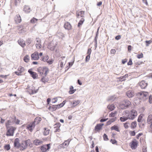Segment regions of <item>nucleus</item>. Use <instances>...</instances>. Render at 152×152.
<instances>
[{
	"instance_id": "nucleus-1",
	"label": "nucleus",
	"mask_w": 152,
	"mask_h": 152,
	"mask_svg": "<svg viewBox=\"0 0 152 152\" xmlns=\"http://www.w3.org/2000/svg\"><path fill=\"white\" fill-rule=\"evenodd\" d=\"M136 96L137 98L141 101L145 100L149 97L148 93L145 92L138 93L136 94Z\"/></svg>"
},
{
	"instance_id": "nucleus-2",
	"label": "nucleus",
	"mask_w": 152,
	"mask_h": 152,
	"mask_svg": "<svg viewBox=\"0 0 152 152\" xmlns=\"http://www.w3.org/2000/svg\"><path fill=\"white\" fill-rule=\"evenodd\" d=\"M131 104V102L128 100H124L121 102L119 105L120 108L122 109H126Z\"/></svg>"
},
{
	"instance_id": "nucleus-3",
	"label": "nucleus",
	"mask_w": 152,
	"mask_h": 152,
	"mask_svg": "<svg viewBox=\"0 0 152 152\" xmlns=\"http://www.w3.org/2000/svg\"><path fill=\"white\" fill-rule=\"evenodd\" d=\"M122 116L120 118L121 122H124L129 119V111L126 110L124 111L122 113Z\"/></svg>"
},
{
	"instance_id": "nucleus-4",
	"label": "nucleus",
	"mask_w": 152,
	"mask_h": 152,
	"mask_svg": "<svg viewBox=\"0 0 152 152\" xmlns=\"http://www.w3.org/2000/svg\"><path fill=\"white\" fill-rule=\"evenodd\" d=\"M7 130L6 133L7 136H12L13 135L16 129V128L13 126H8L6 127Z\"/></svg>"
},
{
	"instance_id": "nucleus-5",
	"label": "nucleus",
	"mask_w": 152,
	"mask_h": 152,
	"mask_svg": "<svg viewBox=\"0 0 152 152\" xmlns=\"http://www.w3.org/2000/svg\"><path fill=\"white\" fill-rule=\"evenodd\" d=\"M129 119L130 120H133L137 115V112L134 110H132L130 111H129Z\"/></svg>"
},
{
	"instance_id": "nucleus-6",
	"label": "nucleus",
	"mask_w": 152,
	"mask_h": 152,
	"mask_svg": "<svg viewBox=\"0 0 152 152\" xmlns=\"http://www.w3.org/2000/svg\"><path fill=\"white\" fill-rule=\"evenodd\" d=\"M50 148V144H48L41 146V150L42 152H45L47 150H49Z\"/></svg>"
},
{
	"instance_id": "nucleus-7",
	"label": "nucleus",
	"mask_w": 152,
	"mask_h": 152,
	"mask_svg": "<svg viewBox=\"0 0 152 152\" xmlns=\"http://www.w3.org/2000/svg\"><path fill=\"white\" fill-rule=\"evenodd\" d=\"M14 147L18 149L21 146V144L20 143V140L18 138H16L14 141Z\"/></svg>"
},
{
	"instance_id": "nucleus-8",
	"label": "nucleus",
	"mask_w": 152,
	"mask_h": 152,
	"mask_svg": "<svg viewBox=\"0 0 152 152\" xmlns=\"http://www.w3.org/2000/svg\"><path fill=\"white\" fill-rule=\"evenodd\" d=\"M10 119L7 120L6 123V127L9 126V125H12L14 124L15 120L14 118L10 117L9 118Z\"/></svg>"
},
{
	"instance_id": "nucleus-9",
	"label": "nucleus",
	"mask_w": 152,
	"mask_h": 152,
	"mask_svg": "<svg viewBox=\"0 0 152 152\" xmlns=\"http://www.w3.org/2000/svg\"><path fill=\"white\" fill-rule=\"evenodd\" d=\"M31 57L32 60H38L39 58L38 52L37 51L35 52L31 55Z\"/></svg>"
},
{
	"instance_id": "nucleus-10",
	"label": "nucleus",
	"mask_w": 152,
	"mask_h": 152,
	"mask_svg": "<svg viewBox=\"0 0 152 152\" xmlns=\"http://www.w3.org/2000/svg\"><path fill=\"white\" fill-rule=\"evenodd\" d=\"M57 45L56 43L54 44L53 42H51L49 43L48 46V48L50 50H51L53 51L54 50L56 46Z\"/></svg>"
},
{
	"instance_id": "nucleus-11",
	"label": "nucleus",
	"mask_w": 152,
	"mask_h": 152,
	"mask_svg": "<svg viewBox=\"0 0 152 152\" xmlns=\"http://www.w3.org/2000/svg\"><path fill=\"white\" fill-rule=\"evenodd\" d=\"M35 124L33 122L28 124L27 126V128L30 132H31L33 131V129H34Z\"/></svg>"
},
{
	"instance_id": "nucleus-12",
	"label": "nucleus",
	"mask_w": 152,
	"mask_h": 152,
	"mask_svg": "<svg viewBox=\"0 0 152 152\" xmlns=\"http://www.w3.org/2000/svg\"><path fill=\"white\" fill-rule=\"evenodd\" d=\"M70 141L69 140L65 141L63 143L60 145V147L63 148H66L68 145Z\"/></svg>"
},
{
	"instance_id": "nucleus-13",
	"label": "nucleus",
	"mask_w": 152,
	"mask_h": 152,
	"mask_svg": "<svg viewBox=\"0 0 152 152\" xmlns=\"http://www.w3.org/2000/svg\"><path fill=\"white\" fill-rule=\"evenodd\" d=\"M139 86L142 89H145L147 87L148 84L145 81H142L139 83Z\"/></svg>"
},
{
	"instance_id": "nucleus-14",
	"label": "nucleus",
	"mask_w": 152,
	"mask_h": 152,
	"mask_svg": "<svg viewBox=\"0 0 152 152\" xmlns=\"http://www.w3.org/2000/svg\"><path fill=\"white\" fill-rule=\"evenodd\" d=\"M18 72H15V73L18 75H21V73L24 71V68L22 66H19L18 69Z\"/></svg>"
},
{
	"instance_id": "nucleus-15",
	"label": "nucleus",
	"mask_w": 152,
	"mask_h": 152,
	"mask_svg": "<svg viewBox=\"0 0 152 152\" xmlns=\"http://www.w3.org/2000/svg\"><path fill=\"white\" fill-rule=\"evenodd\" d=\"M28 72L34 79H35L38 76L37 74L35 72L32 71L31 69H29Z\"/></svg>"
},
{
	"instance_id": "nucleus-16",
	"label": "nucleus",
	"mask_w": 152,
	"mask_h": 152,
	"mask_svg": "<svg viewBox=\"0 0 152 152\" xmlns=\"http://www.w3.org/2000/svg\"><path fill=\"white\" fill-rule=\"evenodd\" d=\"M36 42H37L36 44V46L37 48L38 49H40L42 47L41 40L39 38H37Z\"/></svg>"
},
{
	"instance_id": "nucleus-17",
	"label": "nucleus",
	"mask_w": 152,
	"mask_h": 152,
	"mask_svg": "<svg viewBox=\"0 0 152 152\" xmlns=\"http://www.w3.org/2000/svg\"><path fill=\"white\" fill-rule=\"evenodd\" d=\"M43 141L38 139H36L34 140L33 143L36 145H40L42 144Z\"/></svg>"
},
{
	"instance_id": "nucleus-18",
	"label": "nucleus",
	"mask_w": 152,
	"mask_h": 152,
	"mask_svg": "<svg viewBox=\"0 0 152 152\" xmlns=\"http://www.w3.org/2000/svg\"><path fill=\"white\" fill-rule=\"evenodd\" d=\"M80 102V100H75L73 101V102H71V103L72 104L71 107H74L77 105H78Z\"/></svg>"
},
{
	"instance_id": "nucleus-19",
	"label": "nucleus",
	"mask_w": 152,
	"mask_h": 152,
	"mask_svg": "<svg viewBox=\"0 0 152 152\" xmlns=\"http://www.w3.org/2000/svg\"><path fill=\"white\" fill-rule=\"evenodd\" d=\"M18 43L23 48L26 46L25 41L22 39H20L18 40Z\"/></svg>"
},
{
	"instance_id": "nucleus-20",
	"label": "nucleus",
	"mask_w": 152,
	"mask_h": 152,
	"mask_svg": "<svg viewBox=\"0 0 152 152\" xmlns=\"http://www.w3.org/2000/svg\"><path fill=\"white\" fill-rule=\"evenodd\" d=\"M84 12L83 11H81L80 12H78L76 13V16L77 18H84Z\"/></svg>"
},
{
	"instance_id": "nucleus-21",
	"label": "nucleus",
	"mask_w": 152,
	"mask_h": 152,
	"mask_svg": "<svg viewBox=\"0 0 152 152\" xmlns=\"http://www.w3.org/2000/svg\"><path fill=\"white\" fill-rule=\"evenodd\" d=\"M137 142L132 141L131 143L130 146L132 149H135L137 146Z\"/></svg>"
},
{
	"instance_id": "nucleus-22",
	"label": "nucleus",
	"mask_w": 152,
	"mask_h": 152,
	"mask_svg": "<svg viewBox=\"0 0 152 152\" xmlns=\"http://www.w3.org/2000/svg\"><path fill=\"white\" fill-rule=\"evenodd\" d=\"M31 144V141L30 139H28L25 141V145L23 147L24 149H26L28 145L30 146Z\"/></svg>"
},
{
	"instance_id": "nucleus-23",
	"label": "nucleus",
	"mask_w": 152,
	"mask_h": 152,
	"mask_svg": "<svg viewBox=\"0 0 152 152\" xmlns=\"http://www.w3.org/2000/svg\"><path fill=\"white\" fill-rule=\"evenodd\" d=\"M64 27L65 29L67 30H69L71 29L72 26L69 23V22H66L64 24Z\"/></svg>"
},
{
	"instance_id": "nucleus-24",
	"label": "nucleus",
	"mask_w": 152,
	"mask_h": 152,
	"mask_svg": "<svg viewBox=\"0 0 152 152\" xmlns=\"http://www.w3.org/2000/svg\"><path fill=\"white\" fill-rule=\"evenodd\" d=\"M126 95L129 98H131L134 96V93L133 91L129 90L127 92Z\"/></svg>"
},
{
	"instance_id": "nucleus-25",
	"label": "nucleus",
	"mask_w": 152,
	"mask_h": 152,
	"mask_svg": "<svg viewBox=\"0 0 152 152\" xmlns=\"http://www.w3.org/2000/svg\"><path fill=\"white\" fill-rule=\"evenodd\" d=\"M147 123L148 124H152V114L148 116L147 120Z\"/></svg>"
},
{
	"instance_id": "nucleus-26",
	"label": "nucleus",
	"mask_w": 152,
	"mask_h": 152,
	"mask_svg": "<svg viewBox=\"0 0 152 152\" xmlns=\"http://www.w3.org/2000/svg\"><path fill=\"white\" fill-rule=\"evenodd\" d=\"M104 125L103 124H98L95 126V129L97 131L101 129L102 126Z\"/></svg>"
},
{
	"instance_id": "nucleus-27",
	"label": "nucleus",
	"mask_w": 152,
	"mask_h": 152,
	"mask_svg": "<svg viewBox=\"0 0 152 152\" xmlns=\"http://www.w3.org/2000/svg\"><path fill=\"white\" fill-rule=\"evenodd\" d=\"M21 20L20 16L19 15H17L15 18V21L17 23H20Z\"/></svg>"
},
{
	"instance_id": "nucleus-28",
	"label": "nucleus",
	"mask_w": 152,
	"mask_h": 152,
	"mask_svg": "<svg viewBox=\"0 0 152 152\" xmlns=\"http://www.w3.org/2000/svg\"><path fill=\"white\" fill-rule=\"evenodd\" d=\"M41 118L40 117H37L35 119L34 121L33 122L35 125L37 124L41 121Z\"/></svg>"
},
{
	"instance_id": "nucleus-29",
	"label": "nucleus",
	"mask_w": 152,
	"mask_h": 152,
	"mask_svg": "<svg viewBox=\"0 0 152 152\" xmlns=\"http://www.w3.org/2000/svg\"><path fill=\"white\" fill-rule=\"evenodd\" d=\"M29 93L30 94H35L37 92V91L35 90V87L34 86L31 88V89L29 90Z\"/></svg>"
},
{
	"instance_id": "nucleus-30",
	"label": "nucleus",
	"mask_w": 152,
	"mask_h": 152,
	"mask_svg": "<svg viewBox=\"0 0 152 152\" xmlns=\"http://www.w3.org/2000/svg\"><path fill=\"white\" fill-rule=\"evenodd\" d=\"M110 129L112 130H115L117 132H120L118 126L116 125H114L113 126L111 127Z\"/></svg>"
},
{
	"instance_id": "nucleus-31",
	"label": "nucleus",
	"mask_w": 152,
	"mask_h": 152,
	"mask_svg": "<svg viewBox=\"0 0 152 152\" xmlns=\"http://www.w3.org/2000/svg\"><path fill=\"white\" fill-rule=\"evenodd\" d=\"M141 101L140 99H138V98H137V96L136 95L134 100V103L136 105H138Z\"/></svg>"
},
{
	"instance_id": "nucleus-32",
	"label": "nucleus",
	"mask_w": 152,
	"mask_h": 152,
	"mask_svg": "<svg viewBox=\"0 0 152 152\" xmlns=\"http://www.w3.org/2000/svg\"><path fill=\"white\" fill-rule=\"evenodd\" d=\"M31 10L29 6H25L24 8V11L26 13H28L30 12Z\"/></svg>"
},
{
	"instance_id": "nucleus-33",
	"label": "nucleus",
	"mask_w": 152,
	"mask_h": 152,
	"mask_svg": "<svg viewBox=\"0 0 152 152\" xmlns=\"http://www.w3.org/2000/svg\"><path fill=\"white\" fill-rule=\"evenodd\" d=\"M44 67H39L37 69V71L41 75H42L43 74L44 72Z\"/></svg>"
},
{
	"instance_id": "nucleus-34",
	"label": "nucleus",
	"mask_w": 152,
	"mask_h": 152,
	"mask_svg": "<svg viewBox=\"0 0 152 152\" xmlns=\"http://www.w3.org/2000/svg\"><path fill=\"white\" fill-rule=\"evenodd\" d=\"M57 108L58 107L56 106V105L55 106L53 105L50 106L49 109L51 111H54L56 110Z\"/></svg>"
},
{
	"instance_id": "nucleus-35",
	"label": "nucleus",
	"mask_w": 152,
	"mask_h": 152,
	"mask_svg": "<svg viewBox=\"0 0 152 152\" xmlns=\"http://www.w3.org/2000/svg\"><path fill=\"white\" fill-rule=\"evenodd\" d=\"M84 20H85V19H84V18H82L79 21V22L78 23V24L77 26L78 27H80V26L83 24Z\"/></svg>"
},
{
	"instance_id": "nucleus-36",
	"label": "nucleus",
	"mask_w": 152,
	"mask_h": 152,
	"mask_svg": "<svg viewBox=\"0 0 152 152\" xmlns=\"http://www.w3.org/2000/svg\"><path fill=\"white\" fill-rule=\"evenodd\" d=\"M115 107L114 104H112L111 105H109L107 106V108L110 110V111H112V110L114 109Z\"/></svg>"
},
{
	"instance_id": "nucleus-37",
	"label": "nucleus",
	"mask_w": 152,
	"mask_h": 152,
	"mask_svg": "<svg viewBox=\"0 0 152 152\" xmlns=\"http://www.w3.org/2000/svg\"><path fill=\"white\" fill-rule=\"evenodd\" d=\"M45 130L43 133L45 135H48L49 133L50 130L48 128H45Z\"/></svg>"
},
{
	"instance_id": "nucleus-38",
	"label": "nucleus",
	"mask_w": 152,
	"mask_h": 152,
	"mask_svg": "<svg viewBox=\"0 0 152 152\" xmlns=\"http://www.w3.org/2000/svg\"><path fill=\"white\" fill-rule=\"evenodd\" d=\"M38 19L34 18H33L30 20V22L31 23L34 24L36 23H37V22L38 20Z\"/></svg>"
},
{
	"instance_id": "nucleus-39",
	"label": "nucleus",
	"mask_w": 152,
	"mask_h": 152,
	"mask_svg": "<svg viewBox=\"0 0 152 152\" xmlns=\"http://www.w3.org/2000/svg\"><path fill=\"white\" fill-rule=\"evenodd\" d=\"M29 59V57L28 55H26L23 58L24 61L26 62H28V61Z\"/></svg>"
},
{
	"instance_id": "nucleus-40",
	"label": "nucleus",
	"mask_w": 152,
	"mask_h": 152,
	"mask_svg": "<svg viewBox=\"0 0 152 152\" xmlns=\"http://www.w3.org/2000/svg\"><path fill=\"white\" fill-rule=\"evenodd\" d=\"M116 118H113L110 119L107 122L108 124H110L112 122H114L116 120Z\"/></svg>"
},
{
	"instance_id": "nucleus-41",
	"label": "nucleus",
	"mask_w": 152,
	"mask_h": 152,
	"mask_svg": "<svg viewBox=\"0 0 152 152\" xmlns=\"http://www.w3.org/2000/svg\"><path fill=\"white\" fill-rule=\"evenodd\" d=\"M137 125V122L136 121L132 122L131 124V127L132 128H135Z\"/></svg>"
},
{
	"instance_id": "nucleus-42",
	"label": "nucleus",
	"mask_w": 152,
	"mask_h": 152,
	"mask_svg": "<svg viewBox=\"0 0 152 152\" xmlns=\"http://www.w3.org/2000/svg\"><path fill=\"white\" fill-rule=\"evenodd\" d=\"M117 114V112L116 111H115L113 112H112L109 115V116L110 117H114L115 115Z\"/></svg>"
},
{
	"instance_id": "nucleus-43",
	"label": "nucleus",
	"mask_w": 152,
	"mask_h": 152,
	"mask_svg": "<svg viewBox=\"0 0 152 152\" xmlns=\"http://www.w3.org/2000/svg\"><path fill=\"white\" fill-rule=\"evenodd\" d=\"M44 74L45 76H46L49 72V70L48 68L46 67H44Z\"/></svg>"
},
{
	"instance_id": "nucleus-44",
	"label": "nucleus",
	"mask_w": 152,
	"mask_h": 152,
	"mask_svg": "<svg viewBox=\"0 0 152 152\" xmlns=\"http://www.w3.org/2000/svg\"><path fill=\"white\" fill-rule=\"evenodd\" d=\"M48 58V55H46L42 58V60L44 61H47Z\"/></svg>"
},
{
	"instance_id": "nucleus-45",
	"label": "nucleus",
	"mask_w": 152,
	"mask_h": 152,
	"mask_svg": "<svg viewBox=\"0 0 152 152\" xmlns=\"http://www.w3.org/2000/svg\"><path fill=\"white\" fill-rule=\"evenodd\" d=\"M4 148L5 149H6L7 151L9 150L10 148V146L9 144L6 145L4 146Z\"/></svg>"
},
{
	"instance_id": "nucleus-46",
	"label": "nucleus",
	"mask_w": 152,
	"mask_h": 152,
	"mask_svg": "<svg viewBox=\"0 0 152 152\" xmlns=\"http://www.w3.org/2000/svg\"><path fill=\"white\" fill-rule=\"evenodd\" d=\"M15 121L14 123L15 122L16 124H20V121L18 119H16V117H15L14 118Z\"/></svg>"
},
{
	"instance_id": "nucleus-47",
	"label": "nucleus",
	"mask_w": 152,
	"mask_h": 152,
	"mask_svg": "<svg viewBox=\"0 0 152 152\" xmlns=\"http://www.w3.org/2000/svg\"><path fill=\"white\" fill-rule=\"evenodd\" d=\"M143 57V54L142 53H141L140 54H138L137 56V57L138 58H142Z\"/></svg>"
},
{
	"instance_id": "nucleus-48",
	"label": "nucleus",
	"mask_w": 152,
	"mask_h": 152,
	"mask_svg": "<svg viewBox=\"0 0 152 152\" xmlns=\"http://www.w3.org/2000/svg\"><path fill=\"white\" fill-rule=\"evenodd\" d=\"M103 137L104 140L107 141L108 140L107 135L105 134H104Z\"/></svg>"
},
{
	"instance_id": "nucleus-49",
	"label": "nucleus",
	"mask_w": 152,
	"mask_h": 152,
	"mask_svg": "<svg viewBox=\"0 0 152 152\" xmlns=\"http://www.w3.org/2000/svg\"><path fill=\"white\" fill-rule=\"evenodd\" d=\"M57 100L58 99L57 98H54L52 100V103H55L57 101Z\"/></svg>"
},
{
	"instance_id": "nucleus-50",
	"label": "nucleus",
	"mask_w": 152,
	"mask_h": 152,
	"mask_svg": "<svg viewBox=\"0 0 152 152\" xmlns=\"http://www.w3.org/2000/svg\"><path fill=\"white\" fill-rule=\"evenodd\" d=\"M64 105V103H61V104L56 105V106L58 108H59L61 107H62Z\"/></svg>"
},
{
	"instance_id": "nucleus-51",
	"label": "nucleus",
	"mask_w": 152,
	"mask_h": 152,
	"mask_svg": "<svg viewBox=\"0 0 152 152\" xmlns=\"http://www.w3.org/2000/svg\"><path fill=\"white\" fill-rule=\"evenodd\" d=\"M152 41L151 40H148V41L147 40V41H145V42L146 43V46H148L149 44H151L152 43Z\"/></svg>"
},
{
	"instance_id": "nucleus-52",
	"label": "nucleus",
	"mask_w": 152,
	"mask_h": 152,
	"mask_svg": "<svg viewBox=\"0 0 152 152\" xmlns=\"http://www.w3.org/2000/svg\"><path fill=\"white\" fill-rule=\"evenodd\" d=\"M41 81L44 83H45L47 81V80L44 77L42 78L41 79Z\"/></svg>"
},
{
	"instance_id": "nucleus-53",
	"label": "nucleus",
	"mask_w": 152,
	"mask_h": 152,
	"mask_svg": "<svg viewBox=\"0 0 152 152\" xmlns=\"http://www.w3.org/2000/svg\"><path fill=\"white\" fill-rule=\"evenodd\" d=\"M21 0H15V5H17V4L20 3V2Z\"/></svg>"
},
{
	"instance_id": "nucleus-54",
	"label": "nucleus",
	"mask_w": 152,
	"mask_h": 152,
	"mask_svg": "<svg viewBox=\"0 0 152 152\" xmlns=\"http://www.w3.org/2000/svg\"><path fill=\"white\" fill-rule=\"evenodd\" d=\"M129 124L128 122H126L124 124V127L125 129H127L129 127L128 124Z\"/></svg>"
},
{
	"instance_id": "nucleus-55",
	"label": "nucleus",
	"mask_w": 152,
	"mask_h": 152,
	"mask_svg": "<svg viewBox=\"0 0 152 152\" xmlns=\"http://www.w3.org/2000/svg\"><path fill=\"white\" fill-rule=\"evenodd\" d=\"M142 116L141 115H140L138 117L137 119V121L138 122H140L141 121L142 119Z\"/></svg>"
},
{
	"instance_id": "nucleus-56",
	"label": "nucleus",
	"mask_w": 152,
	"mask_h": 152,
	"mask_svg": "<svg viewBox=\"0 0 152 152\" xmlns=\"http://www.w3.org/2000/svg\"><path fill=\"white\" fill-rule=\"evenodd\" d=\"M76 91V89H73L72 90H70L69 91V93L70 94H73Z\"/></svg>"
},
{
	"instance_id": "nucleus-57",
	"label": "nucleus",
	"mask_w": 152,
	"mask_h": 152,
	"mask_svg": "<svg viewBox=\"0 0 152 152\" xmlns=\"http://www.w3.org/2000/svg\"><path fill=\"white\" fill-rule=\"evenodd\" d=\"M9 75H0V77L5 78V79H6L7 76H9Z\"/></svg>"
},
{
	"instance_id": "nucleus-58",
	"label": "nucleus",
	"mask_w": 152,
	"mask_h": 152,
	"mask_svg": "<svg viewBox=\"0 0 152 152\" xmlns=\"http://www.w3.org/2000/svg\"><path fill=\"white\" fill-rule=\"evenodd\" d=\"M116 52V50L115 49H112L111 50L110 52L111 54H115Z\"/></svg>"
},
{
	"instance_id": "nucleus-59",
	"label": "nucleus",
	"mask_w": 152,
	"mask_h": 152,
	"mask_svg": "<svg viewBox=\"0 0 152 152\" xmlns=\"http://www.w3.org/2000/svg\"><path fill=\"white\" fill-rule=\"evenodd\" d=\"M115 97L114 96H112L109 98L108 99L109 101H113L115 99Z\"/></svg>"
},
{
	"instance_id": "nucleus-60",
	"label": "nucleus",
	"mask_w": 152,
	"mask_h": 152,
	"mask_svg": "<svg viewBox=\"0 0 152 152\" xmlns=\"http://www.w3.org/2000/svg\"><path fill=\"white\" fill-rule=\"evenodd\" d=\"M91 48L88 49V50L87 53V54H88V55H90V54H91Z\"/></svg>"
},
{
	"instance_id": "nucleus-61",
	"label": "nucleus",
	"mask_w": 152,
	"mask_h": 152,
	"mask_svg": "<svg viewBox=\"0 0 152 152\" xmlns=\"http://www.w3.org/2000/svg\"><path fill=\"white\" fill-rule=\"evenodd\" d=\"M132 64V60L131 59H130L129 62L127 64L129 65H131Z\"/></svg>"
},
{
	"instance_id": "nucleus-62",
	"label": "nucleus",
	"mask_w": 152,
	"mask_h": 152,
	"mask_svg": "<svg viewBox=\"0 0 152 152\" xmlns=\"http://www.w3.org/2000/svg\"><path fill=\"white\" fill-rule=\"evenodd\" d=\"M24 145H24L23 143H22L21 144V146L20 147V148H21L20 149V150L21 151H23L25 149H24L23 148V147L24 146Z\"/></svg>"
},
{
	"instance_id": "nucleus-63",
	"label": "nucleus",
	"mask_w": 152,
	"mask_h": 152,
	"mask_svg": "<svg viewBox=\"0 0 152 152\" xmlns=\"http://www.w3.org/2000/svg\"><path fill=\"white\" fill-rule=\"evenodd\" d=\"M130 134L131 136H134L135 135V132L134 131H131Z\"/></svg>"
},
{
	"instance_id": "nucleus-64",
	"label": "nucleus",
	"mask_w": 152,
	"mask_h": 152,
	"mask_svg": "<svg viewBox=\"0 0 152 152\" xmlns=\"http://www.w3.org/2000/svg\"><path fill=\"white\" fill-rule=\"evenodd\" d=\"M149 132L152 133V124H150L149 126Z\"/></svg>"
}]
</instances>
